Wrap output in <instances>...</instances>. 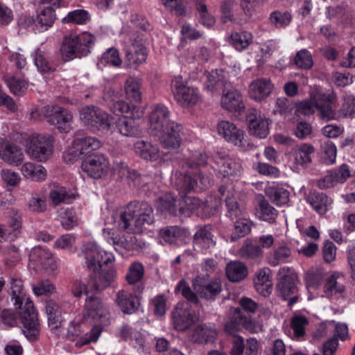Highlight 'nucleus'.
Listing matches in <instances>:
<instances>
[{"instance_id": "nucleus-59", "label": "nucleus", "mask_w": 355, "mask_h": 355, "mask_svg": "<svg viewBox=\"0 0 355 355\" xmlns=\"http://www.w3.org/2000/svg\"><path fill=\"white\" fill-rule=\"evenodd\" d=\"M144 268L139 262L132 263L129 268L125 279L129 284H135L140 282L144 277Z\"/></svg>"}, {"instance_id": "nucleus-23", "label": "nucleus", "mask_w": 355, "mask_h": 355, "mask_svg": "<svg viewBox=\"0 0 355 355\" xmlns=\"http://www.w3.org/2000/svg\"><path fill=\"white\" fill-rule=\"evenodd\" d=\"M170 112L167 107L162 104L156 105L152 110L149 117L150 130L155 135L158 132L170 126V123H176L169 119Z\"/></svg>"}, {"instance_id": "nucleus-28", "label": "nucleus", "mask_w": 355, "mask_h": 355, "mask_svg": "<svg viewBox=\"0 0 355 355\" xmlns=\"http://www.w3.org/2000/svg\"><path fill=\"white\" fill-rule=\"evenodd\" d=\"M324 296L331 300L344 297L345 286L342 277L337 272H334L328 277L323 288Z\"/></svg>"}, {"instance_id": "nucleus-42", "label": "nucleus", "mask_w": 355, "mask_h": 355, "mask_svg": "<svg viewBox=\"0 0 355 355\" xmlns=\"http://www.w3.org/2000/svg\"><path fill=\"white\" fill-rule=\"evenodd\" d=\"M21 173L24 176L35 182L45 180L47 172L44 166L32 162H26L21 166Z\"/></svg>"}, {"instance_id": "nucleus-55", "label": "nucleus", "mask_w": 355, "mask_h": 355, "mask_svg": "<svg viewBox=\"0 0 355 355\" xmlns=\"http://www.w3.org/2000/svg\"><path fill=\"white\" fill-rule=\"evenodd\" d=\"M292 15L288 11L275 10L270 15L269 20L276 28H284L292 21Z\"/></svg>"}, {"instance_id": "nucleus-8", "label": "nucleus", "mask_w": 355, "mask_h": 355, "mask_svg": "<svg viewBox=\"0 0 355 355\" xmlns=\"http://www.w3.org/2000/svg\"><path fill=\"white\" fill-rule=\"evenodd\" d=\"M121 37L129 64L138 65L145 62L147 58V51L143 42V36L139 35L136 31H123Z\"/></svg>"}, {"instance_id": "nucleus-4", "label": "nucleus", "mask_w": 355, "mask_h": 355, "mask_svg": "<svg viewBox=\"0 0 355 355\" xmlns=\"http://www.w3.org/2000/svg\"><path fill=\"white\" fill-rule=\"evenodd\" d=\"M208 157L202 152H195L187 158L188 168L179 173L177 178V190L183 195L194 189H205L211 185V178L202 174L200 167H204Z\"/></svg>"}, {"instance_id": "nucleus-53", "label": "nucleus", "mask_w": 355, "mask_h": 355, "mask_svg": "<svg viewBox=\"0 0 355 355\" xmlns=\"http://www.w3.org/2000/svg\"><path fill=\"white\" fill-rule=\"evenodd\" d=\"M258 214L260 219L270 223H275L278 216V211L266 200L259 202Z\"/></svg>"}, {"instance_id": "nucleus-43", "label": "nucleus", "mask_w": 355, "mask_h": 355, "mask_svg": "<svg viewBox=\"0 0 355 355\" xmlns=\"http://www.w3.org/2000/svg\"><path fill=\"white\" fill-rule=\"evenodd\" d=\"M157 209L163 213L177 216L180 214L179 200L171 193H166L159 198L157 202Z\"/></svg>"}, {"instance_id": "nucleus-60", "label": "nucleus", "mask_w": 355, "mask_h": 355, "mask_svg": "<svg viewBox=\"0 0 355 355\" xmlns=\"http://www.w3.org/2000/svg\"><path fill=\"white\" fill-rule=\"evenodd\" d=\"M239 255L243 259H252L259 257L263 254L261 246L246 241L239 250Z\"/></svg>"}, {"instance_id": "nucleus-30", "label": "nucleus", "mask_w": 355, "mask_h": 355, "mask_svg": "<svg viewBox=\"0 0 355 355\" xmlns=\"http://www.w3.org/2000/svg\"><path fill=\"white\" fill-rule=\"evenodd\" d=\"M0 157L9 164L19 165L23 160L24 154L17 145L1 138Z\"/></svg>"}, {"instance_id": "nucleus-17", "label": "nucleus", "mask_w": 355, "mask_h": 355, "mask_svg": "<svg viewBox=\"0 0 355 355\" xmlns=\"http://www.w3.org/2000/svg\"><path fill=\"white\" fill-rule=\"evenodd\" d=\"M241 329L252 333L257 331V327L250 318L244 315L239 308L232 309L230 311V320L225 325V331L227 334L234 336Z\"/></svg>"}, {"instance_id": "nucleus-10", "label": "nucleus", "mask_w": 355, "mask_h": 355, "mask_svg": "<svg viewBox=\"0 0 355 355\" xmlns=\"http://www.w3.org/2000/svg\"><path fill=\"white\" fill-rule=\"evenodd\" d=\"M82 250L86 254L87 267L94 272L103 269V266H108L114 261L111 252L101 249L95 242L87 243L83 246Z\"/></svg>"}, {"instance_id": "nucleus-34", "label": "nucleus", "mask_w": 355, "mask_h": 355, "mask_svg": "<svg viewBox=\"0 0 355 355\" xmlns=\"http://www.w3.org/2000/svg\"><path fill=\"white\" fill-rule=\"evenodd\" d=\"M32 57L35 65L41 73H51L55 71L56 63L52 60L49 53L45 51L37 49L32 53Z\"/></svg>"}, {"instance_id": "nucleus-52", "label": "nucleus", "mask_w": 355, "mask_h": 355, "mask_svg": "<svg viewBox=\"0 0 355 355\" xmlns=\"http://www.w3.org/2000/svg\"><path fill=\"white\" fill-rule=\"evenodd\" d=\"M252 225V221L248 220L245 216L235 220L234 232L230 236V241L234 242L238 238L243 237L248 234L251 231Z\"/></svg>"}, {"instance_id": "nucleus-38", "label": "nucleus", "mask_w": 355, "mask_h": 355, "mask_svg": "<svg viewBox=\"0 0 355 355\" xmlns=\"http://www.w3.org/2000/svg\"><path fill=\"white\" fill-rule=\"evenodd\" d=\"M116 272L113 268L108 270L101 269V272L95 279L91 281L94 291H103L111 286L116 280Z\"/></svg>"}, {"instance_id": "nucleus-32", "label": "nucleus", "mask_w": 355, "mask_h": 355, "mask_svg": "<svg viewBox=\"0 0 355 355\" xmlns=\"http://www.w3.org/2000/svg\"><path fill=\"white\" fill-rule=\"evenodd\" d=\"M134 147L137 155L147 161L157 162L162 159L164 155L157 146L148 141H138Z\"/></svg>"}, {"instance_id": "nucleus-22", "label": "nucleus", "mask_w": 355, "mask_h": 355, "mask_svg": "<svg viewBox=\"0 0 355 355\" xmlns=\"http://www.w3.org/2000/svg\"><path fill=\"white\" fill-rule=\"evenodd\" d=\"M108 165V160L104 155L96 154L87 156L82 163V168L90 177L98 179L107 172Z\"/></svg>"}, {"instance_id": "nucleus-11", "label": "nucleus", "mask_w": 355, "mask_h": 355, "mask_svg": "<svg viewBox=\"0 0 355 355\" xmlns=\"http://www.w3.org/2000/svg\"><path fill=\"white\" fill-rule=\"evenodd\" d=\"M42 112L47 122L55 126L60 132H69L72 129L73 115L69 110L55 105L44 106Z\"/></svg>"}, {"instance_id": "nucleus-21", "label": "nucleus", "mask_w": 355, "mask_h": 355, "mask_svg": "<svg viewBox=\"0 0 355 355\" xmlns=\"http://www.w3.org/2000/svg\"><path fill=\"white\" fill-rule=\"evenodd\" d=\"M164 130L158 132L164 148L176 150L180 148L183 135V127L178 123H170Z\"/></svg>"}, {"instance_id": "nucleus-18", "label": "nucleus", "mask_w": 355, "mask_h": 355, "mask_svg": "<svg viewBox=\"0 0 355 355\" xmlns=\"http://www.w3.org/2000/svg\"><path fill=\"white\" fill-rule=\"evenodd\" d=\"M180 214L189 216L193 213L200 217H209L213 213V209L207 202L198 198L184 196L179 202Z\"/></svg>"}, {"instance_id": "nucleus-2", "label": "nucleus", "mask_w": 355, "mask_h": 355, "mask_svg": "<svg viewBox=\"0 0 355 355\" xmlns=\"http://www.w3.org/2000/svg\"><path fill=\"white\" fill-rule=\"evenodd\" d=\"M109 311L102 300L94 295L88 296L85 302V313L81 322H72L67 329L70 340L77 339L76 345L83 346L96 342L102 333L103 325L108 323Z\"/></svg>"}, {"instance_id": "nucleus-29", "label": "nucleus", "mask_w": 355, "mask_h": 355, "mask_svg": "<svg viewBox=\"0 0 355 355\" xmlns=\"http://www.w3.org/2000/svg\"><path fill=\"white\" fill-rule=\"evenodd\" d=\"M230 87L226 73L223 70H213L206 75L205 88L212 94H218Z\"/></svg>"}, {"instance_id": "nucleus-45", "label": "nucleus", "mask_w": 355, "mask_h": 355, "mask_svg": "<svg viewBox=\"0 0 355 355\" xmlns=\"http://www.w3.org/2000/svg\"><path fill=\"white\" fill-rule=\"evenodd\" d=\"M314 152V148L311 144H304L300 146L293 152L294 163L297 166H306L311 162V154Z\"/></svg>"}, {"instance_id": "nucleus-15", "label": "nucleus", "mask_w": 355, "mask_h": 355, "mask_svg": "<svg viewBox=\"0 0 355 355\" xmlns=\"http://www.w3.org/2000/svg\"><path fill=\"white\" fill-rule=\"evenodd\" d=\"M249 132L260 139H265L269 134L270 119L256 109H250L246 114Z\"/></svg>"}, {"instance_id": "nucleus-14", "label": "nucleus", "mask_w": 355, "mask_h": 355, "mask_svg": "<svg viewBox=\"0 0 355 355\" xmlns=\"http://www.w3.org/2000/svg\"><path fill=\"white\" fill-rule=\"evenodd\" d=\"M171 87L174 97L181 106L193 105L198 102V90L186 85L181 76H176L173 79Z\"/></svg>"}, {"instance_id": "nucleus-62", "label": "nucleus", "mask_w": 355, "mask_h": 355, "mask_svg": "<svg viewBox=\"0 0 355 355\" xmlns=\"http://www.w3.org/2000/svg\"><path fill=\"white\" fill-rule=\"evenodd\" d=\"M294 63L300 69H311L313 64L311 53L307 49H301L296 53Z\"/></svg>"}, {"instance_id": "nucleus-57", "label": "nucleus", "mask_w": 355, "mask_h": 355, "mask_svg": "<svg viewBox=\"0 0 355 355\" xmlns=\"http://www.w3.org/2000/svg\"><path fill=\"white\" fill-rule=\"evenodd\" d=\"M266 194L270 200L277 205H283L288 202L289 192L280 187H269L266 190Z\"/></svg>"}, {"instance_id": "nucleus-1", "label": "nucleus", "mask_w": 355, "mask_h": 355, "mask_svg": "<svg viewBox=\"0 0 355 355\" xmlns=\"http://www.w3.org/2000/svg\"><path fill=\"white\" fill-rule=\"evenodd\" d=\"M154 220L153 209L149 204L130 203L121 211L117 220L118 228L128 234L114 236L111 229L104 228L103 236L119 254L123 255L135 248L137 239L133 234L142 232L145 226L153 224Z\"/></svg>"}, {"instance_id": "nucleus-49", "label": "nucleus", "mask_w": 355, "mask_h": 355, "mask_svg": "<svg viewBox=\"0 0 355 355\" xmlns=\"http://www.w3.org/2000/svg\"><path fill=\"white\" fill-rule=\"evenodd\" d=\"M127 98L135 102H140L141 100V83L132 77L128 78L124 85Z\"/></svg>"}, {"instance_id": "nucleus-56", "label": "nucleus", "mask_w": 355, "mask_h": 355, "mask_svg": "<svg viewBox=\"0 0 355 355\" xmlns=\"http://www.w3.org/2000/svg\"><path fill=\"white\" fill-rule=\"evenodd\" d=\"M291 255V251L288 247L279 246L270 253L268 258V263L272 266H276L279 263L286 262Z\"/></svg>"}, {"instance_id": "nucleus-20", "label": "nucleus", "mask_w": 355, "mask_h": 355, "mask_svg": "<svg viewBox=\"0 0 355 355\" xmlns=\"http://www.w3.org/2000/svg\"><path fill=\"white\" fill-rule=\"evenodd\" d=\"M194 311L188 303H178L173 312L174 328L180 331L189 329L195 322Z\"/></svg>"}, {"instance_id": "nucleus-63", "label": "nucleus", "mask_w": 355, "mask_h": 355, "mask_svg": "<svg viewBox=\"0 0 355 355\" xmlns=\"http://www.w3.org/2000/svg\"><path fill=\"white\" fill-rule=\"evenodd\" d=\"M308 324L309 321L304 315H294L291 318V326L295 338H299L305 335V329Z\"/></svg>"}, {"instance_id": "nucleus-47", "label": "nucleus", "mask_w": 355, "mask_h": 355, "mask_svg": "<svg viewBox=\"0 0 355 355\" xmlns=\"http://www.w3.org/2000/svg\"><path fill=\"white\" fill-rule=\"evenodd\" d=\"M193 243L205 249L214 246L216 243L213 239L210 227L205 226L200 228L193 236Z\"/></svg>"}, {"instance_id": "nucleus-44", "label": "nucleus", "mask_w": 355, "mask_h": 355, "mask_svg": "<svg viewBox=\"0 0 355 355\" xmlns=\"http://www.w3.org/2000/svg\"><path fill=\"white\" fill-rule=\"evenodd\" d=\"M119 336L125 340H130L135 347H144V334L132 327L123 326L119 329Z\"/></svg>"}, {"instance_id": "nucleus-58", "label": "nucleus", "mask_w": 355, "mask_h": 355, "mask_svg": "<svg viewBox=\"0 0 355 355\" xmlns=\"http://www.w3.org/2000/svg\"><path fill=\"white\" fill-rule=\"evenodd\" d=\"M90 15L88 11L83 9H78L69 12L62 19L64 23H72L76 24H86L90 21Z\"/></svg>"}, {"instance_id": "nucleus-36", "label": "nucleus", "mask_w": 355, "mask_h": 355, "mask_svg": "<svg viewBox=\"0 0 355 355\" xmlns=\"http://www.w3.org/2000/svg\"><path fill=\"white\" fill-rule=\"evenodd\" d=\"M135 115L130 114L120 118L116 123L119 132L125 137H138L141 131L134 119Z\"/></svg>"}, {"instance_id": "nucleus-13", "label": "nucleus", "mask_w": 355, "mask_h": 355, "mask_svg": "<svg viewBox=\"0 0 355 355\" xmlns=\"http://www.w3.org/2000/svg\"><path fill=\"white\" fill-rule=\"evenodd\" d=\"M80 119L85 125L102 132L109 130L111 125L110 116L94 105L83 107L80 111Z\"/></svg>"}, {"instance_id": "nucleus-51", "label": "nucleus", "mask_w": 355, "mask_h": 355, "mask_svg": "<svg viewBox=\"0 0 355 355\" xmlns=\"http://www.w3.org/2000/svg\"><path fill=\"white\" fill-rule=\"evenodd\" d=\"M252 41V35L247 31L236 32L230 37V43L239 51L245 49Z\"/></svg>"}, {"instance_id": "nucleus-19", "label": "nucleus", "mask_w": 355, "mask_h": 355, "mask_svg": "<svg viewBox=\"0 0 355 355\" xmlns=\"http://www.w3.org/2000/svg\"><path fill=\"white\" fill-rule=\"evenodd\" d=\"M215 170L223 178H236L241 174V165L239 162L226 155L217 153L214 157Z\"/></svg>"}, {"instance_id": "nucleus-48", "label": "nucleus", "mask_w": 355, "mask_h": 355, "mask_svg": "<svg viewBox=\"0 0 355 355\" xmlns=\"http://www.w3.org/2000/svg\"><path fill=\"white\" fill-rule=\"evenodd\" d=\"M254 287L257 292L263 296L268 295L272 291V282L266 270H261L254 280Z\"/></svg>"}, {"instance_id": "nucleus-41", "label": "nucleus", "mask_w": 355, "mask_h": 355, "mask_svg": "<svg viewBox=\"0 0 355 355\" xmlns=\"http://www.w3.org/2000/svg\"><path fill=\"white\" fill-rule=\"evenodd\" d=\"M187 231L177 225L167 226L159 230V236L169 244H176L186 236Z\"/></svg>"}, {"instance_id": "nucleus-27", "label": "nucleus", "mask_w": 355, "mask_h": 355, "mask_svg": "<svg viewBox=\"0 0 355 355\" xmlns=\"http://www.w3.org/2000/svg\"><path fill=\"white\" fill-rule=\"evenodd\" d=\"M221 106L225 110L234 113L241 114L244 108L241 94L236 89L230 87L222 91Z\"/></svg>"}, {"instance_id": "nucleus-33", "label": "nucleus", "mask_w": 355, "mask_h": 355, "mask_svg": "<svg viewBox=\"0 0 355 355\" xmlns=\"http://www.w3.org/2000/svg\"><path fill=\"white\" fill-rule=\"evenodd\" d=\"M306 201L320 215H324L333 202L325 193L316 191L310 192L306 197Z\"/></svg>"}, {"instance_id": "nucleus-31", "label": "nucleus", "mask_w": 355, "mask_h": 355, "mask_svg": "<svg viewBox=\"0 0 355 355\" xmlns=\"http://www.w3.org/2000/svg\"><path fill=\"white\" fill-rule=\"evenodd\" d=\"M272 89L273 85L270 79L259 78L249 85V96L252 99L261 101L271 94Z\"/></svg>"}, {"instance_id": "nucleus-46", "label": "nucleus", "mask_w": 355, "mask_h": 355, "mask_svg": "<svg viewBox=\"0 0 355 355\" xmlns=\"http://www.w3.org/2000/svg\"><path fill=\"white\" fill-rule=\"evenodd\" d=\"M246 267L239 261H231L226 266V275L230 281L238 282L247 275Z\"/></svg>"}, {"instance_id": "nucleus-35", "label": "nucleus", "mask_w": 355, "mask_h": 355, "mask_svg": "<svg viewBox=\"0 0 355 355\" xmlns=\"http://www.w3.org/2000/svg\"><path fill=\"white\" fill-rule=\"evenodd\" d=\"M74 198L75 194L71 190L58 184H53L49 192L50 201L54 206L70 203Z\"/></svg>"}, {"instance_id": "nucleus-37", "label": "nucleus", "mask_w": 355, "mask_h": 355, "mask_svg": "<svg viewBox=\"0 0 355 355\" xmlns=\"http://www.w3.org/2000/svg\"><path fill=\"white\" fill-rule=\"evenodd\" d=\"M216 336V331L212 324H202L198 325L193 334L192 339L198 343L213 342Z\"/></svg>"}, {"instance_id": "nucleus-5", "label": "nucleus", "mask_w": 355, "mask_h": 355, "mask_svg": "<svg viewBox=\"0 0 355 355\" xmlns=\"http://www.w3.org/2000/svg\"><path fill=\"white\" fill-rule=\"evenodd\" d=\"M336 97L333 94H325L318 89L313 90L309 101H304L297 105L298 113L310 115L317 109L320 118L326 121L336 118Z\"/></svg>"}, {"instance_id": "nucleus-39", "label": "nucleus", "mask_w": 355, "mask_h": 355, "mask_svg": "<svg viewBox=\"0 0 355 355\" xmlns=\"http://www.w3.org/2000/svg\"><path fill=\"white\" fill-rule=\"evenodd\" d=\"M46 313L48 317L49 327L57 329L62 324L64 319L62 315L60 306L53 300H49L46 304Z\"/></svg>"}, {"instance_id": "nucleus-40", "label": "nucleus", "mask_w": 355, "mask_h": 355, "mask_svg": "<svg viewBox=\"0 0 355 355\" xmlns=\"http://www.w3.org/2000/svg\"><path fill=\"white\" fill-rule=\"evenodd\" d=\"M29 260L35 267L47 268L53 262L52 254L48 250L38 246L31 251Z\"/></svg>"}, {"instance_id": "nucleus-54", "label": "nucleus", "mask_w": 355, "mask_h": 355, "mask_svg": "<svg viewBox=\"0 0 355 355\" xmlns=\"http://www.w3.org/2000/svg\"><path fill=\"white\" fill-rule=\"evenodd\" d=\"M37 22L40 26L39 31H46L51 27L55 19V10L53 7H45L37 15Z\"/></svg>"}, {"instance_id": "nucleus-3", "label": "nucleus", "mask_w": 355, "mask_h": 355, "mask_svg": "<svg viewBox=\"0 0 355 355\" xmlns=\"http://www.w3.org/2000/svg\"><path fill=\"white\" fill-rule=\"evenodd\" d=\"M11 300L23 324L22 332L30 341H35L40 334V324L33 302L24 290L22 282L12 278L10 282Z\"/></svg>"}, {"instance_id": "nucleus-25", "label": "nucleus", "mask_w": 355, "mask_h": 355, "mask_svg": "<svg viewBox=\"0 0 355 355\" xmlns=\"http://www.w3.org/2000/svg\"><path fill=\"white\" fill-rule=\"evenodd\" d=\"M238 7L237 2L235 0H223L221 2L220 10L223 15L222 19L224 23L231 21L234 24H242L245 23L251 15V12L248 5L241 4V7L245 14V17L240 18L236 16L235 11Z\"/></svg>"}, {"instance_id": "nucleus-7", "label": "nucleus", "mask_w": 355, "mask_h": 355, "mask_svg": "<svg viewBox=\"0 0 355 355\" xmlns=\"http://www.w3.org/2000/svg\"><path fill=\"white\" fill-rule=\"evenodd\" d=\"M95 37L88 33L80 35L70 33L66 35L60 48L62 58L64 62L73 60L76 58L87 55L89 49L94 44Z\"/></svg>"}, {"instance_id": "nucleus-24", "label": "nucleus", "mask_w": 355, "mask_h": 355, "mask_svg": "<svg viewBox=\"0 0 355 355\" xmlns=\"http://www.w3.org/2000/svg\"><path fill=\"white\" fill-rule=\"evenodd\" d=\"M115 302L125 314H134L139 311L140 299L127 289H121L116 293Z\"/></svg>"}, {"instance_id": "nucleus-9", "label": "nucleus", "mask_w": 355, "mask_h": 355, "mask_svg": "<svg viewBox=\"0 0 355 355\" xmlns=\"http://www.w3.org/2000/svg\"><path fill=\"white\" fill-rule=\"evenodd\" d=\"M278 282L277 288L284 300L288 301V306H291L298 300V289L297 287V275L294 270L288 267H283L277 273Z\"/></svg>"}, {"instance_id": "nucleus-6", "label": "nucleus", "mask_w": 355, "mask_h": 355, "mask_svg": "<svg viewBox=\"0 0 355 355\" xmlns=\"http://www.w3.org/2000/svg\"><path fill=\"white\" fill-rule=\"evenodd\" d=\"M193 292L184 279H181L177 284L175 291H179L189 301L193 303L198 302L200 297L208 300H214L222 291L221 282L218 279L207 281L200 277L196 279L193 282Z\"/></svg>"}, {"instance_id": "nucleus-61", "label": "nucleus", "mask_w": 355, "mask_h": 355, "mask_svg": "<svg viewBox=\"0 0 355 355\" xmlns=\"http://www.w3.org/2000/svg\"><path fill=\"white\" fill-rule=\"evenodd\" d=\"M225 203L227 207L226 215L232 220L245 216V212L241 209L234 196L227 197L225 199Z\"/></svg>"}, {"instance_id": "nucleus-26", "label": "nucleus", "mask_w": 355, "mask_h": 355, "mask_svg": "<svg viewBox=\"0 0 355 355\" xmlns=\"http://www.w3.org/2000/svg\"><path fill=\"white\" fill-rule=\"evenodd\" d=\"M102 146L100 140L92 137L77 138L73 143V148L69 154L73 159H78L80 155H88L92 152L99 149Z\"/></svg>"}, {"instance_id": "nucleus-12", "label": "nucleus", "mask_w": 355, "mask_h": 355, "mask_svg": "<svg viewBox=\"0 0 355 355\" xmlns=\"http://www.w3.org/2000/svg\"><path fill=\"white\" fill-rule=\"evenodd\" d=\"M54 138L51 135L33 137L27 147L26 153L38 162L48 160L53 154Z\"/></svg>"}, {"instance_id": "nucleus-64", "label": "nucleus", "mask_w": 355, "mask_h": 355, "mask_svg": "<svg viewBox=\"0 0 355 355\" xmlns=\"http://www.w3.org/2000/svg\"><path fill=\"white\" fill-rule=\"evenodd\" d=\"M7 86L15 95H21L27 89L28 83L24 79L12 76L6 80Z\"/></svg>"}, {"instance_id": "nucleus-50", "label": "nucleus", "mask_w": 355, "mask_h": 355, "mask_svg": "<svg viewBox=\"0 0 355 355\" xmlns=\"http://www.w3.org/2000/svg\"><path fill=\"white\" fill-rule=\"evenodd\" d=\"M337 148L331 141L324 140L321 144V159L327 165H331L336 162Z\"/></svg>"}, {"instance_id": "nucleus-16", "label": "nucleus", "mask_w": 355, "mask_h": 355, "mask_svg": "<svg viewBox=\"0 0 355 355\" xmlns=\"http://www.w3.org/2000/svg\"><path fill=\"white\" fill-rule=\"evenodd\" d=\"M218 133L227 142L235 146L245 150L248 144L245 139L244 131L238 128L232 122L229 121H221L217 125Z\"/></svg>"}]
</instances>
